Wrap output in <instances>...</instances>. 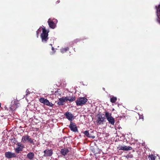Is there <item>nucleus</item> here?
<instances>
[{"label": "nucleus", "instance_id": "obj_1", "mask_svg": "<svg viewBox=\"0 0 160 160\" xmlns=\"http://www.w3.org/2000/svg\"><path fill=\"white\" fill-rule=\"evenodd\" d=\"M42 33L41 34V38L42 42L43 43H46L48 39V35L49 31H48L44 27L42 28Z\"/></svg>", "mask_w": 160, "mask_h": 160}, {"label": "nucleus", "instance_id": "obj_2", "mask_svg": "<svg viewBox=\"0 0 160 160\" xmlns=\"http://www.w3.org/2000/svg\"><path fill=\"white\" fill-rule=\"evenodd\" d=\"M105 113V117L109 123L111 125H114L115 120L114 118L112 116L111 113L109 112L108 111H106Z\"/></svg>", "mask_w": 160, "mask_h": 160}, {"label": "nucleus", "instance_id": "obj_3", "mask_svg": "<svg viewBox=\"0 0 160 160\" xmlns=\"http://www.w3.org/2000/svg\"><path fill=\"white\" fill-rule=\"evenodd\" d=\"M88 99L85 97H80L78 98L76 101L77 106H82L87 102Z\"/></svg>", "mask_w": 160, "mask_h": 160}, {"label": "nucleus", "instance_id": "obj_4", "mask_svg": "<svg viewBox=\"0 0 160 160\" xmlns=\"http://www.w3.org/2000/svg\"><path fill=\"white\" fill-rule=\"evenodd\" d=\"M103 115V114L101 113L98 114L96 120V122L98 125L103 124L106 122V117Z\"/></svg>", "mask_w": 160, "mask_h": 160}, {"label": "nucleus", "instance_id": "obj_5", "mask_svg": "<svg viewBox=\"0 0 160 160\" xmlns=\"http://www.w3.org/2000/svg\"><path fill=\"white\" fill-rule=\"evenodd\" d=\"M39 101L40 102L51 107H52L53 106V104L49 102V101L47 99L43 98H41L39 99Z\"/></svg>", "mask_w": 160, "mask_h": 160}, {"label": "nucleus", "instance_id": "obj_6", "mask_svg": "<svg viewBox=\"0 0 160 160\" xmlns=\"http://www.w3.org/2000/svg\"><path fill=\"white\" fill-rule=\"evenodd\" d=\"M64 115L66 118L70 122H72L74 118V116L70 112L67 111L65 113Z\"/></svg>", "mask_w": 160, "mask_h": 160}, {"label": "nucleus", "instance_id": "obj_7", "mask_svg": "<svg viewBox=\"0 0 160 160\" xmlns=\"http://www.w3.org/2000/svg\"><path fill=\"white\" fill-rule=\"evenodd\" d=\"M68 127L71 131L72 132H78V128L75 123L72 122H70V124Z\"/></svg>", "mask_w": 160, "mask_h": 160}, {"label": "nucleus", "instance_id": "obj_8", "mask_svg": "<svg viewBox=\"0 0 160 160\" xmlns=\"http://www.w3.org/2000/svg\"><path fill=\"white\" fill-rule=\"evenodd\" d=\"M5 157L8 159H10L13 158H16L17 157V155L13 152H6L5 153Z\"/></svg>", "mask_w": 160, "mask_h": 160}, {"label": "nucleus", "instance_id": "obj_9", "mask_svg": "<svg viewBox=\"0 0 160 160\" xmlns=\"http://www.w3.org/2000/svg\"><path fill=\"white\" fill-rule=\"evenodd\" d=\"M44 154L43 156L48 157L51 156L53 154V150L52 149H47L43 151Z\"/></svg>", "mask_w": 160, "mask_h": 160}, {"label": "nucleus", "instance_id": "obj_10", "mask_svg": "<svg viewBox=\"0 0 160 160\" xmlns=\"http://www.w3.org/2000/svg\"><path fill=\"white\" fill-rule=\"evenodd\" d=\"M119 150H122L123 151H128L131 150L132 149V148L130 146H126L124 145L119 146L118 147Z\"/></svg>", "mask_w": 160, "mask_h": 160}, {"label": "nucleus", "instance_id": "obj_11", "mask_svg": "<svg viewBox=\"0 0 160 160\" xmlns=\"http://www.w3.org/2000/svg\"><path fill=\"white\" fill-rule=\"evenodd\" d=\"M66 102L65 97H62L59 98V102H57V104L59 106L63 105Z\"/></svg>", "mask_w": 160, "mask_h": 160}, {"label": "nucleus", "instance_id": "obj_12", "mask_svg": "<svg viewBox=\"0 0 160 160\" xmlns=\"http://www.w3.org/2000/svg\"><path fill=\"white\" fill-rule=\"evenodd\" d=\"M49 27L52 29H54L56 26L54 22L52 21L50 18L48 19V21Z\"/></svg>", "mask_w": 160, "mask_h": 160}, {"label": "nucleus", "instance_id": "obj_13", "mask_svg": "<svg viewBox=\"0 0 160 160\" xmlns=\"http://www.w3.org/2000/svg\"><path fill=\"white\" fill-rule=\"evenodd\" d=\"M69 152L68 149L67 148L62 149L60 151L61 153L64 156L67 155Z\"/></svg>", "mask_w": 160, "mask_h": 160}, {"label": "nucleus", "instance_id": "obj_14", "mask_svg": "<svg viewBox=\"0 0 160 160\" xmlns=\"http://www.w3.org/2000/svg\"><path fill=\"white\" fill-rule=\"evenodd\" d=\"M29 136L28 135L23 136L22 138L21 141L23 143H25L27 141H28Z\"/></svg>", "mask_w": 160, "mask_h": 160}, {"label": "nucleus", "instance_id": "obj_15", "mask_svg": "<svg viewBox=\"0 0 160 160\" xmlns=\"http://www.w3.org/2000/svg\"><path fill=\"white\" fill-rule=\"evenodd\" d=\"M65 98L66 102L69 101L70 102H72L75 101L76 98L75 97H66Z\"/></svg>", "mask_w": 160, "mask_h": 160}, {"label": "nucleus", "instance_id": "obj_16", "mask_svg": "<svg viewBox=\"0 0 160 160\" xmlns=\"http://www.w3.org/2000/svg\"><path fill=\"white\" fill-rule=\"evenodd\" d=\"M34 157V154L32 152H29L27 155V158L30 160H32Z\"/></svg>", "mask_w": 160, "mask_h": 160}, {"label": "nucleus", "instance_id": "obj_17", "mask_svg": "<svg viewBox=\"0 0 160 160\" xmlns=\"http://www.w3.org/2000/svg\"><path fill=\"white\" fill-rule=\"evenodd\" d=\"M84 135L87 137L88 138H95V136H92L91 134H90L88 131H85L83 132Z\"/></svg>", "mask_w": 160, "mask_h": 160}, {"label": "nucleus", "instance_id": "obj_18", "mask_svg": "<svg viewBox=\"0 0 160 160\" xmlns=\"http://www.w3.org/2000/svg\"><path fill=\"white\" fill-rule=\"evenodd\" d=\"M156 8L157 9V16L158 18H159V17H160V4L159 5L158 7L156 6Z\"/></svg>", "mask_w": 160, "mask_h": 160}, {"label": "nucleus", "instance_id": "obj_19", "mask_svg": "<svg viewBox=\"0 0 160 160\" xmlns=\"http://www.w3.org/2000/svg\"><path fill=\"white\" fill-rule=\"evenodd\" d=\"M110 97H111L110 99V102L112 103H115L117 100V98L113 96H111Z\"/></svg>", "mask_w": 160, "mask_h": 160}, {"label": "nucleus", "instance_id": "obj_20", "mask_svg": "<svg viewBox=\"0 0 160 160\" xmlns=\"http://www.w3.org/2000/svg\"><path fill=\"white\" fill-rule=\"evenodd\" d=\"M148 158L149 160H155L156 157L153 154H150L148 155Z\"/></svg>", "mask_w": 160, "mask_h": 160}, {"label": "nucleus", "instance_id": "obj_21", "mask_svg": "<svg viewBox=\"0 0 160 160\" xmlns=\"http://www.w3.org/2000/svg\"><path fill=\"white\" fill-rule=\"evenodd\" d=\"M23 148L17 147L15 148V151L17 153H19L20 151H22Z\"/></svg>", "mask_w": 160, "mask_h": 160}, {"label": "nucleus", "instance_id": "obj_22", "mask_svg": "<svg viewBox=\"0 0 160 160\" xmlns=\"http://www.w3.org/2000/svg\"><path fill=\"white\" fill-rule=\"evenodd\" d=\"M69 50V48L67 47L61 49V51L62 53H64L65 52H66V51H68Z\"/></svg>", "mask_w": 160, "mask_h": 160}, {"label": "nucleus", "instance_id": "obj_23", "mask_svg": "<svg viewBox=\"0 0 160 160\" xmlns=\"http://www.w3.org/2000/svg\"><path fill=\"white\" fill-rule=\"evenodd\" d=\"M33 139H32L31 138H30V137L29 136L28 142L33 145H34L35 143L33 142Z\"/></svg>", "mask_w": 160, "mask_h": 160}, {"label": "nucleus", "instance_id": "obj_24", "mask_svg": "<svg viewBox=\"0 0 160 160\" xmlns=\"http://www.w3.org/2000/svg\"><path fill=\"white\" fill-rule=\"evenodd\" d=\"M41 32V29L40 28H39L36 31L37 37L38 38L39 33Z\"/></svg>", "mask_w": 160, "mask_h": 160}, {"label": "nucleus", "instance_id": "obj_25", "mask_svg": "<svg viewBox=\"0 0 160 160\" xmlns=\"http://www.w3.org/2000/svg\"><path fill=\"white\" fill-rule=\"evenodd\" d=\"M17 144L18 146V147L24 148L23 145L19 142L17 143Z\"/></svg>", "mask_w": 160, "mask_h": 160}, {"label": "nucleus", "instance_id": "obj_26", "mask_svg": "<svg viewBox=\"0 0 160 160\" xmlns=\"http://www.w3.org/2000/svg\"><path fill=\"white\" fill-rule=\"evenodd\" d=\"M11 141L14 144H15L16 142H17V141L16 140L15 138L12 139L11 140Z\"/></svg>", "mask_w": 160, "mask_h": 160}, {"label": "nucleus", "instance_id": "obj_27", "mask_svg": "<svg viewBox=\"0 0 160 160\" xmlns=\"http://www.w3.org/2000/svg\"><path fill=\"white\" fill-rule=\"evenodd\" d=\"M143 118H144V117L142 115H140L139 117V119H142L143 120Z\"/></svg>", "mask_w": 160, "mask_h": 160}, {"label": "nucleus", "instance_id": "obj_28", "mask_svg": "<svg viewBox=\"0 0 160 160\" xmlns=\"http://www.w3.org/2000/svg\"><path fill=\"white\" fill-rule=\"evenodd\" d=\"M52 49L53 51V53H54L55 52V51L54 50V48L52 47Z\"/></svg>", "mask_w": 160, "mask_h": 160}, {"label": "nucleus", "instance_id": "obj_29", "mask_svg": "<svg viewBox=\"0 0 160 160\" xmlns=\"http://www.w3.org/2000/svg\"><path fill=\"white\" fill-rule=\"evenodd\" d=\"M102 89H103V90L104 91H105V88H102Z\"/></svg>", "mask_w": 160, "mask_h": 160}, {"label": "nucleus", "instance_id": "obj_30", "mask_svg": "<svg viewBox=\"0 0 160 160\" xmlns=\"http://www.w3.org/2000/svg\"><path fill=\"white\" fill-rule=\"evenodd\" d=\"M57 2H58V3H59V2H60V1H57Z\"/></svg>", "mask_w": 160, "mask_h": 160}, {"label": "nucleus", "instance_id": "obj_31", "mask_svg": "<svg viewBox=\"0 0 160 160\" xmlns=\"http://www.w3.org/2000/svg\"><path fill=\"white\" fill-rule=\"evenodd\" d=\"M50 45H51V46H52V44H50Z\"/></svg>", "mask_w": 160, "mask_h": 160}, {"label": "nucleus", "instance_id": "obj_32", "mask_svg": "<svg viewBox=\"0 0 160 160\" xmlns=\"http://www.w3.org/2000/svg\"><path fill=\"white\" fill-rule=\"evenodd\" d=\"M78 40L77 39H76V41Z\"/></svg>", "mask_w": 160, "mask_h": 160}]
</instances>
